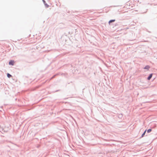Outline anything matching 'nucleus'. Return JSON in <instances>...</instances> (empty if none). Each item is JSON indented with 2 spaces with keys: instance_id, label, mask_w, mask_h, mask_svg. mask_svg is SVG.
<instances>
[{
  "instance_id": "nucleus-1",
  "label": "nucleus",
  "mask_w": 157,
  "mask_h": 157,
  "mask_svg": "<svg viewBox=\"0 0 157 157\" xmlns=\"http://www.w3.org/2000/svg\"><path fill=\"white\" fill-rule=\"evenodd\" d=\"M14 63V61L13 60H10L9 63V64L10 65H13Z\"/></svg>"
},
{
  "instance_id": "nucleus-2",
  "label": "nucleus",
  "mask_w": 157,
  "mask_h": 157,
  "mask_svg": "<svg viewBox=\"0 0 157 157\" xmlns=\"http://www.w3.org/2000/svg\"><path fill=\"white\" fill-rule=\"evenodd\" d=\"M152 74L150 75L147 78V79L148 80H150V79L152 77Z\"/></svg>"
},
{
  "instance_id": "nucleus-3",
  "label": "nucleus",
  "mask_w": 157,
  "mask_h": 157,
  "mask_svg": "<svg viewBox=\"0 0 157 157\" xmlns=\"http://www.w3.org/2000/svg\"><path fill=\"white\" fill-rule=\"evenodd\" d=\"M150 68V67L149 66H146V67H145L144 68V69H147V70H148Z\"/></svg>"
},
{
  "instance_id": "nucleus-4",
  "label": "nucleus",
  "mask_w": 157,
  "mask_h": 157,
  "mask_svg": "<svg viewBox=\"0 0 157 157\" xmlns=\"http://www.w3.org/2000/svg\"><path fill=\"white\" fill-rule=\"evenodd\" d=\"M115 21V20H110L109 21V24H110V23L114 22Z\"/></svg>"
},
{
  "instance_id": "nucleus-5",
  "label": "nucleus",
  "mask_w": 157,
  "mask_h": 157,
  "mask_svg": "<svg viewBox=\"0 0 157 157\" xmlns=\"http://www.w3.org/2000/svg\"><path fill=\"white\" fill-rule=\"evenodd\" d=\"M146 130L144 132V133L142 134V137H143L144 136V135L145 134V133H146Z\"/></svg>"
},
{
  "instance_id": "nucleus-6",
  "label": "nucleus",
  "mask_w": 157,
  "mask_h": 157,
  "mask_svg": "<svg viewBox=\"0 0 157 157\" xmlns=\"http://www.w3.org/2000/svg\"><path fill=\"white\" fill-rule=\"evenodd\" d=\"M7 77L9 78L11 77V75L10 74H8V73L7 74Z\"/></svg>"
},
{
  "instance_id": "nucleus-7",
  "label": "nucleus",
  "mask_w": 157,
  "mask_h": 157,
  "mask_svg": "<svg viewBox=\"0 0 157 157\" xmlns=\"http://www.w3.org/2000/svg\"><path fill=\"white\" fill-rule=\"evenodd\" d=\"M151 131V129H149L147 130V132L149 133Z\"/></svg>"
},
{
  "instance_id": "nucleus-8",
  "label": "nucleus",
  "mask_w": 157,
  "mask_h": 157,
  "mask_svg": "<svg viewBox=\"0 0 157 157\" xmlns=\"http://www.w3.org/2000/svg\"><path fill=\"white\" fill-rule=\"evenodd\" d=\"M131 2H132V1H131L130 2H129L128 3H127V5H128L129 6H130V3Z\"/></svg>"
},
{
  "instance_id": "nucleus-9",
  "label": "nucleus",
  "mask_w": 157,
  "mask_h": 157,
  "mask_svg": "<svg viewBox=\"0 0 157 157\" xmlns=\"http://www.w3.org/2000/svg\"><path fill=\"white\" fill-rule=\"evenodd\" d=\"M48 5H47V7H48Z\"/></svg>"
}]
</instances>
